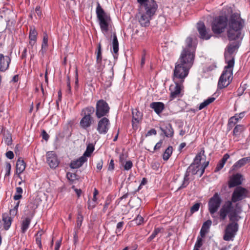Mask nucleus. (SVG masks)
Masks as SVG:
<instances>
[{"label":"nucleus","instance_id":"obj_16","mask_svg":"<svg viewBox=\"0 0 250 250\" xmlns=\"http://www.w3.org/2000/svg\"><path fill=\"white\" fill-rule=\"evenodd\" d=\"M245 115V112H242L235 114L233 116L231 117L228 121V129L231 130L235 125Z\"/></svg>","mask_w":250,"mask_h":250},{"label":"nucleus","instance_id":"obj_14","mask_svg":"<svg viewBox=\"0 0 250 250\" xmlns=\"http://www.w3.org/2000/svg\"><path fill=\"white\" fill-rule=\"evenodd\" d=\"M110 122L108 118L102 117L98 121L97 130L100 134H105L109 128Z\"/></svg>","mask_w":250,"mask_h":250},{"label":"nucleus","instance_id":"obj_55","mask_svg":"<svg viewBox=\"0 0 250 250\" xmlns=\"http://www.w3.org/2000/svg\"><path fill=\"white\" fill-rule=\"evenodd\" d=\"M114 169V163L113 159H111L108 165V170L109 171H113Z\"/></svg>","mask_w":250,"mask_h":250},{"label":"nucleus","instance_id":"obj_5","mask_svg":"<svg viewBox=\"0 0 250 250\" xmlns=\"http://www.w3.org/2000/svg\"><path fill=\"white\" fill-rule=\"evenodd\" d=\"M157 4L154 0H150L145 5V13H142L139 19V22L142 26H148L150 20L157 9Z\"/></svg>","mask_w":250,"mask_h":250},{"label":"nucleus","instance_id":"obj_4","mask_svg":"<svg viewBox=\"0 0 250 250\" xmlns=\"http://www.w3.org/2000/svg\"><path fill=\"white\" fill-rule=\"evenodd\" d=\"M96 13L102 32L104 34H107L112 25L110 14L104 11L99 2H97Z\"/></svg>","mask_w":250,"mask_h":250},{"label":"nucleus","instance_id":"obj_59","mask_svg":"<svg viewBox=\"0 0 250 250\" xmlns=\"http://www.w3.org/2000/svg\"><path fill=\"white\" fill-rule=\"evenodd\" d=\"M163 142L162 140L158 142L155 146L154 150H155L160 149L162 147Z\"/></svg>","mask_w":250,"mask_h":250},{"label":"nucleus","instance_id":"obj_23","mask_svg":"<svg viewBox=\"0 0 250 250\" xmlns=\"http://www.w3.org/2000/svg\"><path fill=\"white\" fill-rule=\"evenodd\" d=\"M242 182V175L240 173H237L232 176L229 182V188L238 187Z\"/></svg>","mask_w":250,"mask_h":250},{"label":"nucleus","instance_id":"obj_46","mask_svg":"<svg viewBox=\"0 0 250 250\" xmlns=\"http://www.w3.org/2000/svg\"><path fill=\"white\" fill-rule=\"evenodd\" d=\"M83 221V216L79 214H78L77 218V224H76V228L79 229H80L82 222Z\"/></svg>","mask_w":250,"mask_h":250},{"label":"nucleus","instance_id":"obj_53","mask_svg":"<svg viewBox=\"0 0 250 250\" xmlns=\"http://www.w3.org/2000/svg\"><path fill=\"white\" fill-rule=\"evenodd\" d=\"M127 156L124 153H122L119 156V162L122 165H124V163L125 162V160Z\"/></svg>","mask_w":250,"mask_h":250},{"label":"nucleus","instance_id":"obj_13","mask_svg":"<svg viewBox=\"0 0 250 250\" xmlns=\"http://www.w3.org/2000/svg\"><path fill=\"white\" fill-rule=\"evenodd\" d=\"M197 29L199 34V37L202 40H208L212 36V34L209 28H207L203 22L197 23Z\"/></svg>","mask_w":250,"mask_h":250},{"label":"nucleus","instance_id":"obj_41","mask_svg":"<svg viewBox=\"0 0 250 250\" xmlns=\"http://www.w3.org/2000/svg\"><path fill=\"white\" fill-rule=\"evenodd\" d=\"M161 228H155L154 231L151 235L147 238V241L148 242H151L157 235V234L161 231Z\"/></svg>","mask_w":250,"mask_h":250},{"label":"nucleus","instance_id":"obj_47","mask_svg":"<svg viewBox=\"0 0 250 250\" xmlns=\"http://www.w3.org/2000/svg\"><path fill=\"white\" fill-rule=\"evenodd\" d=\"M211 224L212 221L210 220H208L203 223L201 228L208 231Z\"/></svg>","mask_w":250,"mask_h":250},{"label":"nucleus","instance_id":"obj_12","mask_svg":"<svg viewBox=\"0 0 250 250\" xmlns=\"http://www.w3.org/2000/svg\"><path fill=\"white\" fill-rule=\"evenodd\" d=\"M249 191L246 188L238 186L235 188L232 193L231 200L236 203L248 197Z\"/></svg>","mask_w":250,"mask_h":250},{"label":"nucleus","instance_id":"obj_63","mask_svg":"<svg viewBox=\"0 0 250 250\" xmlns=\"http://www.w3.org/2000/svg\"><path fill=\"white\" fill-rule=\"evenodd\" d=\"M229 158V155L228 153H226L223 156V158L221 159L220 161L222 162V163L225 164L226 161Z\"/></svg>","mask_w":250,"mask_h":250},{"label":"nucleus","instance_id":"obj_52","mask_svg":"<svg viewBox=\"0 0 250 250\" xmlns=\"http://www.w3.org/2000/svg\"><path fill=\"white\" fill-rule=\"evenodd\" d=\"M111 203V200L109 199H106L104 206L103 211L105 213L108 208L109 205Z\"/></svg>","mask_w":250,"mask_h":250},{"label":"nucleus","instance_id":"obj_44","mask_svg":"<svg viewBox=\"0 0 250 250\" xmlns=\"http://www.w3.org/2000/svg\"><path fill=\"white\" fill-rule=\"evenodd\" d=\"M66 177L70 181L73 182L77 179V175L69 172L66 173Z\"/></svg>","mask_w":250,"mask_h":250},{"label":"nucleus","instance_id":"obj_11","mask_svg":"<svg viewBox=\"0 0 250 250\" xmlns=\"http://www.w3.org/2000/svg\"><path fill=\"white\" fill-rule=\"evenodd\" d=\"M173 81L174 84H171L169 88L170 91V101H172L177 98H181L183 95V93H182L184 88L183 83H180L179 81Z\"/></svg>","mask_w":250,"mask_h":250},{"label":"nucleus","instance_id":"obj_43","mask_svg":"<svg viewBox=\"0 0 250 250\" xmlns=\"http://www.w3.org/2000/svg\"><path fill=\"white\" fill-rule=\"evenodd\" d=\"M122 166L124 167V170H129L132 167L133 163L131 161L129 160L125 161L124 165H122Z\"/></svg>","mask_w":250,"mask_h":250},{"label":"nucleus","instance_id":"obj_3","mask_svg":"<svg viewBox=\"0 0 250 250\" xmlns=\"http://www.w3.org/2000/svg\"><path fill=\"white\" fill-rule=\"evenodd\" d=\"M233 203L231 200H227L223 204L218 213L221 220H226L228 216L229 221H239L240 218L239 214L242 211L241 207L239 203L234 206Z\"/></svg>","mask_w":250,"mask_h":250},{"label":"nucleus","instance_id":"obj_28","mask_svg":"<svg viewBox=\"0 0 250 250\" xmlns=\"http://www.w3.org/2000/svg\"><path fill=\"white\" fill-rule=\"evenodd\" d=\"M249 163H250V156L243 158L238 160L233 165V169H238Z\"/></svg>","mask_w":250,"mask_h":250},{"label":"nucleus","instance_id":"obj_49","mask_svg":"<svg viewBox=\"0 0 250 250\" xmlns=\"http://www.w3.org/2000/svg\"><path fill=\"white\" fill-rule=\"evenodd\" d=\"M201 203H198L193 205L190 208V212L191 213H193L197 211L200 208Z\"/></svg>","mask_w":250,"mask_h":250},{"label":"nucleus","instance_id":"obj_56","mask_svg":"<svg viewBox=\"0 0 250 250\" xmlns=\"http://www.w3.org/2000/svg\"><path fill=\"white\" fill-rule=\"evenodd\" d=\"M146 62V52L145 51H143V54L142 55L141 60V67H143L145 63Z\"/></svg>","mask_w":250,"mask_h":250},{"label":"nucleus","instance_id":"obj_25","mask_svg":"<svg viewBox=\"0 0 250 250\" xmlns=\"http://www.w3.org/2000/svg\"><path fill=\"white\" fill-rule=\"evenodd\" d=\"M87 160V158L82 156L78 159L72 161L70 163L69 166L71 168L73 169L78 168L82 167L84 163L86 162Z\"/></svg>","mask_w":250,"mask_h":250},{"label":"nucleus","instance_id":"obj_27","mask_svg":"<svg viewBox=\"0 0 250 250\" xmlns=\"http://www.w3.org/2000/svg\"><path fill=\"white\" fill-rule=\"evenodd\" d=\"M26 167V164L24 160L21 158L18 159L16 163V171L18 173V177L21 179L20 174L23 172Z\"/></svg>","mask_w":250,"mask_h":250},{"label":"nucleus","instance_id":"obj_51","mask_svg":"<svg viewBox=\"0 0 250 250\" xmlns=\"http://www.w3.org/2000/svg\"><path fill=\"white\" fill-rule=\"evenodd\" d=\"M96 202L93 201H90V200L88 201V209H92L93 208H94L97 205Z\"/></svg>","mask_w":250,"mask_h":250},{"label":"nucleus","instance_id":"obj_36","mask_svg":"<svg viewBox=\"0 0 250 250\" xmlns=\"http://www.w3.org/2000/svg\"><path fill=\"white\" fill-rule=\"evenodd\" d=\"M205 150L204 149L201 150V151L198 153L195 158L194 159L192 164H196L197 165H200V162L202 159V155H204Z\"/></svg>","mask_w":250,"mask_h":250},{"label":"nucleus","instance_id":"obj_26","mask_svg":"<svg viewBox=\"0 0 250 250\" xmlns=\"http://www.w3.org/2000/svg\"><path fill=\"white\" fill-rule=\"evenodd\" d=\"M38 208V205L35 203L34 201H30L28 203L26 206V209L25 210V215H28L32 217H34L35 215V210Z\"/></svg>","mask_w":250,"mask_h":250},{"label":"nucleus","instance_id":"obj_35","mask_svg":"<svg viewBox=\"0 0 250 250\" xmlns=\"http://www.w3.org/2000/svg\"><path fill=\"white\" fill-rule=\"evenodd\" d=\"M173 151V148L169 146L165 151L163 155V159L164 161H167L171 156Z\"/></svg>","mask_w":250,"mask_h":250},{"label":"nucleus","instance_id":"obj_19","mask_svg":"<svg viewBox=\"0 0 250 250\" xmlns=\"http://www.w3.org/2000/svg\"><path fill=\"white\" fill-rule=\"evenodd\" d=\"M239 48V44L236 43H232L228 45L227 47V51L228 53H225V58L226 62L228 64V62L231 59H234V57L232 55L233 53L234 52L235 50Z\"/></svg>","mask_w":250,"mask_h":250},{"label":"nucleus","instance_id":"obj_58","mask_svg":"<svg viewBox=\"0 0 250 250\" xmlns=\"http://www.w3.org/2000/svg\"><path fill=\"white\" fill-rule=\"evenodd\" d=\"M67 92L69 93H70L71 92L70 86V80L69 77H67Z\"/></svg>","mask_w":250,"mask_h":250},{"label":"nucleus","instance_id":"obj_29","mask_svg":"<svg viewBox=\"0 0 250 250\" xmlns=\"http://www.w3.org/2000/svg\"><path fill=\"white\" fill-rule=\"evenodd\" d=\"M160 129L167 137H171L173 136L174 131L170 124H167L164 127H160Z\"/></svg>","mask_w":250,"mask_h":250},{"label":"nucleus","instance_id":"obj_21","mask_svg":"<svg viewBox=\"0 0 250 250\" xmlns=\"http://www.w3.org/2000/svg\"><path fill=\"white\" fill-rule=\"evenodd\" d=\"M25 215L26 216L22 217L21 223V231L23 234L25 233L29 229L32 219L33 218L32 216Z\"/></svg>","mask_w":250,"mask_h":250},{"label":"nucleus","instance_id":"obj_18","mask_svg":"<svg viewBox=\"0 0 250 250\" xmlns=\"http://www.w3.org/2000/svg\"><path fill=\"white\" fill-rule=\"evenodd\" d=\"M204 172V169H202L201 165L191 164L187 168L186 173L188 174L190 176L191 175L198 174L199 176H201Z\"/></svg>","mask_w":250,"mask_h":250},{"label":"nucleus","instance_id":"obj_10","mask_svg":"<svg viewBox=\"0 0 250 250\" xmlns=\"http://www.w3.org/2000/svg\"><path fill=\"white\" fill-rule=\"evenodd\" d=\"M222 203V199L218 193L216 192L211 197L208 202V211L212 217L213 215L218 210Z\"/></svg>","mask_w":250,"mask_h":250},{"label":"nucleus","instance_id":"obj_40","mask_svg":"<svg viewBox=\"0 0 250 250\" xmlns=\"http://www.w3.org/2000/svg\"><path fill=\"white\" fill-rule=\"evenodd\" d=\"M94 150V146L92 145L89 144L87 147L85 151L84 152L83 154V156L85 157H89L91 155V154L93 152Z\"/></svg>","mask_w":250,"mask_h":250},{"label":"nucleus","instance_id":"obj_20","mask_svg":"<svg viewBox=\"0 0 250 250\" xmlns=\"http://www.w3.org/2000/svg\"><path fill=\"white\" fill-rule=\"evenodd\" d=\"M11 59L7 56L0 54V72H5L9 66Z\"/></svg>","mask_w":250,"mask_h":250},{"label":"nucleus","instance_id":"obj_48","mask_svg":"<svg viewBox=\"0 0 250 250\" xmlns=\"http://www.w3.org/2000/svg\"><path fill=\"white\" fill-rule=\"evenodd\" d=\"M133 221L136 225H140L143 223L144 218L141 215H138Z\"/></svg>","mask_w":250,"mask_h":250},{"label":"nucleus","instance_id":"obj_60","mask_svg":"<svg viewBox=\"0 0 250 250\" xmlns=\"http://www.w3.org/2000/svg\"><path fill=\"white\" fill-rule=\"evenodd\" d=\"M103 161L102 160H101L99 161L96 165V168L98 170H101L103 167Z\"/></svg>","mask_w":250,"mask_h":250},{"label":"nucleus","instance_id":"obj_34","mask_svg":"<svg viewBox=\"0 0 250 250\" xmlns=\"http://www.w3.org/2000/svg\"><path fill=\"white\" fill-rule=\"evenodd\" d=\"M3 221V228L5 230H8L11 226L12 219L11 217L3 215L2 217Z\"/></svg>","mask_w":250,"mask_h":250},{"label":"nucleus","instance_id":"obj_32","mask_svg":"<svg viewBox=\"0 0 250 250\" xmlns=\"http://www.w3.org/2000/svg\"><path fill=\"white\" fill-rule=\"evenodd\" d=\"M37 32L35 28H31L30 29L29 38L30 40L29 44L31 46L34 45L37 40Z\"/></svg>","mask_w":250,"mask_h":250},{"label":"nucleus","instance_id":"obj_30","mask_svg":"<svg viewBox=\"0 0 250 250\" xmlns=\"http://www.w3.org/2000/svg\"><path fill=\"white\" fill-rule=\"evenodd\" d=\"M112 48L114 53L113 56L115 59H117L119 51V42L115 33L113 35Z\"/></svg>","mask_w":250,"mask_h":250},{"label":"nucleus","instance_id":"obj_64","mask_svg":"<svg viewBox=\"0 0 250 250\" xmlns=\"http://www.w3.org/2000/svg\"><path fill=\"white\" fill-rule=\"evenodd\" d=\"M35 12L37 15L40 17L42 15V12L41 11V7L39 6H37L35 8Z\"/></svg>","mask_w":250,"mask_h":250},{"label":"nucleus","instance_id":"obj_42","mask_svg":"<svg viewBox=\"0 0 250 250\" xmlns=\"http://www.w3.org/2000/svg\"><path fill=\"white\" fill-rule=\"evenodd\" d=\"M203 239L202 238L197 237L196 242L194 245L193 250H200V248L203 245Z\"/></svg>","mask_w":250,"mask_h":250},{"label":"nucleus","instance_id":"obj_6","mask_svg":"<svg viewBox=\"0 0 250 250\" xmlns=\"http://www.w3.org/2000/svg\"><path fill=\"white\" fill-rule=\"evenodd\" d=\"M234 65V59H231L228 62L225 69L221 74L218 83V87L222 89L228 86L232 80V68Z\"/></svg>","mask_w":250,"mask_h":250},{"label":"nucleus","instance_id":"obj_62","mask_svg":"<svg viewBox=\"0 0 250 250\" xmlns=\"http://www.w3.org/2000/svg\"><path fill=\"white\" fill-rule=\"evenodd\" d=\"M5 142L7 145H8V146L11 145L12 143V140L11 137L10 136L6 137L5 138Z\"/></svg>","mask_w":250,"mask_h":250},{"label":"nucleus","instance_id":"obj_39","mask_svg":"<svg viewBox=\"0 0 250 250\" xmlns=\"http://www.w3.org/2000/svg\"><path fill=\"white\" fill-rule=\"evenodd\" d=\"M189 176V175H188V174L185 173L183 183L181 186L178 188V189L185 188L188 186V185L189 183V179L188 177Z\"/></svg>","mask_w":250,"mask_h":250},{"label":"nucleus","instance_id":"obj_15","mask_svg":"<svg viewBox=\"0 0 250 250\" xmlns=\"http://www.w3.org/2000/svg\"><path fill=\"white\" fill-rule=\"evenodd\" d=\"M46 163L50 168H56L60 163L57 155L53 151H48L46 154Z\"/></svg>","mask_w":250,"mask_h":250},{"label":"nucleus","instance_id":"obj_57","mask_svg":"<svg viewBox=\"0 0 250 250\" xmlns=\"http://www.w3.org/2000/svg\"><path fill=\"white\" fill-rule=\"evenodd\" d=\"M5 155L6 157L9 159H12L14 157V153L12 151H8L6 152Z\"/></svg>","mask_w":250,"mask_h":250},{"label":"nucleus","instance_id":"obj_50","mask_svg":"<svg viewBox=\"0 0 250 250\" xmlns=\"http://www.w3.org/2000/svg\"><path fill=\"white\" fill-rule=\"evenodd\" d=\"M5 169L6 170V172L5 174V177H6V176H9L10 174L11 165L10 163H9V162L6 163Z\"/></svg>","mask_w":250,"mask_h":250},{"label":"nucleus","instance_id":"obj_24","mask_svg":"<svg viewBox=\"0 0 250 250\" xmlns=\"http://www.w3.org/2000/svg\"><path fill=\"white\" fill-rule=\"evenodd\" d=\"M150 107L153 109L157 115H160L164 110L165 105L161 102H154L150 104Z\"/></svg>","mask_w":250,"mask_h":250},{"label":"nucleus","instance_id":"obj_37","mask_svg":"<svg viewBox=\"0 0 250 250\" xmlns=\"http://www.w3.org/2000/svg\"><path fill=\"white\" fill-rule=\"evenodd\" d=\"M215 100V98L214 97H210L208 99L205 100L204 102L202 103L199 106V110H201L205 108L206 106L209 104L210 103H212Z\"/></svg>","mask_w":250,"mask_h":250},{"label":"nucleus","instance_id":"obj_9","mask_svg":"<svg viewBox=\"0 0 250 250\" xmlns=\"http://www.w3.org/2000/svg\"><path fill=\"white\" fill-rule=\"evenodd\" d=\"M110 110L108 104L104 100H100L97 102L95 109V115L97 118L105 117L107 116Z\"/></svg>","mask_w":250,"mask_h":250},{"label":"nucleus","instance_id":"obj_8","mask_svg":"<svg viewBox=\"0 0 250 250\" xmlns=\"http://www.w3.org/2000/svg\"><path fill=\"white\" fill-rule=\"evenodd\" d=\"M224 231L223 239L226 241H233L238 230V221H229Z\"/></svg>","mask_w":250,"mask_h":250},{"label":"nucleus","instance_id":"obj_45","mask_svg":"<svg viewBox=\"0 0 250 250\" xmlns=\"http://www.w3.org/2000/svg\"><path fill=\"white\" fill-rule=\"evenodd\" d=\"M124 225V222L123 221L120 222L117 224L115 232L118 236L121 235L120 232L123 229Z\"/></svg>","mask_w":250,"mask_h":250},{"label":"nucleus","instance_id":"obj_33","mask_svg":"<svg viewBox=\"0 0 250 250\" xmlns=\"http://www.w3.org/2000/svg\"><path fill=\"white\" fill-rule=\"evenodd\" d=\"M132 124L135 123H138L142 120L143 114L139 111L137 109H135L132 111Z\"/></svg>","mask_w":250,"mask_h":250},{"label":"nucleus","instance_id":"obj_17","mask_svg":"<svg viewBox=\"0 0 250 250\" xmlns=\"http://www.w3.org/2000/svg\"><path fill=\"white\" fill-rule=\"evenodd\" d=\"M95 54L96 55V67L98 71L100 72L104 67V65L102 64V45L100 43L98 44Z\"/></svg>","mask_w":250,"mask_h":250},{"label":"nucleus","instance_id":"obj_31","mask_svg":"<svg viewBox=\"0 0 250 250\" xmlns=\"http://www.w3.org/2000/svg\"><path fill=\"white\" fill-rule=\"evenodd\" d=\"M44 233L45 231L42 229H40L34 235L36 243L40 249H42V236L44 234Z\"/></svg>","mask_w":250,"mask_h":250},{"label":"nucleus","instance_id":"obj_38","mask_svg":"<svg viewBox=\"0 0 250 250\" xmlns=\"http://www.w3.org/2000/svg\"><path fill=\"white\" fill-rule=\"evenodd\" d=\"M22 192L23 190L21 187H17L16 188L15 194L13 196L14 200L17 201L21 199L22 198Z\"/></svg>","mask_w":250,"mask_h":250},{"label":"nucleus","instance_id":"obj_1","mask_svg":"<svg viewBox=\"0 0 250 250\" xmlns=\"http://www.w3.org/2000/svg\"><path fill=\"white\" fill-rule=\"evenodd\" d=\"M245 25V20L237 13L232 14L229 19L226 16H219L211 23V30L215 35L222 34L227 28V37L230 41L243 38L242 30Z\"/></svg>","mask_w":250,"mask_h":250},{"label":"nucleus","instance_id":"obj_54","mask_svg":"<svg viewBox=\"0 0 250 250\" xmlns=\"http://www.w3.org/2000/svg\"><path fill=\"white\" fill-rule=\"evenodd\" d=\"M225 164L222 163V162L220 161L215 168V171L216 172L220 170L224 167Z\"/></svg>","mask_w":250,"mask_h":250},{"label":"nucleus","instance_id":"obj_2","mask_svg":"<svg viewBox=\"0 0 250 250\" xmlns=\"http://www.w3.org/2000/svg\"><path fill=\"white\" fill-rule=\"evenodd\" d=\"M196 40L191 37H188L185 41V46L181 53L180 57L175 63L173 81L184 82L188 74L189 70L193 65L195 56Z\"/></svg>","mask_w":250,"mask_h":250},{"label":"nucleus","instance_id":"obj_22","mask_svg":"<svg viewBox=\"0 0 250 250\" xmlns=\"http://www.w3.org/2000/svg\"><path fill=\"white\" fill-rule=\"evenodd\" d=\"M246 128L243 125H236L233 130L232 135L235 142H238L240 140L241 135L244 131Z\"/></svg>","mask_w":250,"mask_h":250},{"label":"nucleus","instance_id":"obj_7","mask_svg":"<svg viewBox=\"0 0 250 250\" xmlns=\"http://www.w3.org/2000/svg\"><path fill=\"white\" fill-rule=\"evenodd\" d=\"M94 111L95 108L91 106L86 107L82 110L83 117L80 122V126L81 128L86 129L93 124L94 119L92 115Z\"/></svg>","mask_w":250,"mask_h":250},{"label":"nucleus","instance_id":"obj_61","mask_svg":"<svg viewBox=\"0 0 250 250\" xmlns=\"http://www.w3.org/2000/svg\"><path fill=\"white\" fill-rule=\"evenodd\" d=\"M47 47V43L45 44V43L42 42V49L40 51V52H42V55H43V54L45 52L46 49Z\"/></svg>","mask_w":250,"mask_h":250}]
</instances>
